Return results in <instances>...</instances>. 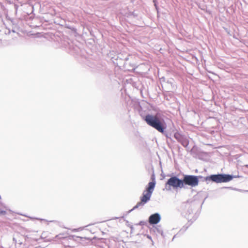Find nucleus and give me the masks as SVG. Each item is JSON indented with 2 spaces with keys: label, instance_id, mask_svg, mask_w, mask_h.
<instances>
[{
  "label": "nucleus",
  "instance_id": "nucleus-1",
  "mask_svg": "<svg viewBox=\"0 0 248 248\" xmlns=\"http://www.w3.org/2000/svg\"><path fill=\"white\" fill-rule=\"evenodd\" d=\"M144 121L148 125L168 137L166 132L167 123L165 119L160 115L148 113L147 116L145 117Z\"/></svg>",
  "mask_w": 248,
  "mask_h": 248
},
{
  "label": "nucleus",
  "instance_id": "nucleus-2",
  "mask_svg": "<svg viewBox=\"0 0 248 248\" xmlns=\"http://www.w3.org/2000/svg\"><path fill=\"white\" fill-rule=\"evenodd\" d=\"M151 178L152 181L150 182L147 186L145 191L142 194L143 196L140 198V202H138L132 209L128 211L129 213L139 208H142L150 200L156 184L154 173L152 174Z\"/></svg>",
  "mask_w": 248,
  "mask_h": 248
},
{
  "label": "nucleus",
  "instance_id": "nucleus-3",
  "mask_svg": "<svg viewBox=\"0 0 248 248\" xmlns=\"http://www.w3.org/2000/svg\"><path fill=\"white\" fill-rule=\"evenodd\" d=\"M239 176H235L231 174L219 173L217 174H212L204 177L205 181H212L216 183L228 182L233 178L239 177Z\"/></svg>",
  "mask_w": 248,
  "mask_h": 248
},
{
  "label": "nucleus",
  "instance_id": "nucleus-4",
  "mask_svg": "<svg viewBox=\"0 0 248 248\" xmlns=\"http://www.w3.org/2000/svg\"><path fill=\"white\" fill-rule=\"evenodd\" d=\"M172 188L174 189L183 188L182 179H179L175 175H172L168 179L165 183V189L167 191H170Z\"/></svg>",
  "mask_w": 248,
  "mask_h": 248
},
{
  "label": "nucleus",
  "instance_id": "nucleus-5",
  "mask_svg": "<svg viewBox=\"0 0 248 248\" xmlns=\"http://www.w3.org/2000/svg\"><path fill=\"white\" fill-rule=\"evenodd\" d=\"M202 178V176L184 174L182 179L183 188H186L187 186L192 187L196 186L199 184V178Z\"/></svg>",
  "mask_w": 248,
  "mask_h": 248
},
{
  "label": "nucleus",
  "instance_id": "nucleus-6",
  "mask_svg": "<svg viewBox=\"0 0 248 248\" xmlns=\"http://www.w3.org/2000/svg\"><path fill=\"white\" fill-rule=\"evenodd\" d=\"M195 207V203L194 202H184L181 205V208L186 214V216L188 219L189 218V215L193 213V210Z\"/></svg>",
  "mask_w": 248,
  "mask_h": 248
},
{
  "label": "nucleus",
  "instance_id": "nucleus-7",
  "mask_svg": "<svg viewBox=\"0 0 248 248\" xmlns=\"http://www.w3.org/2000/svg\"><path fill=\"white\" fill-rule=\"evenodd\" d=\"M175 139L180 142L184 147H186L189 144L188 139L179 132H176L174 134Z\"/></svg>",
  "mask_w": 248,
  "mask_h": 248
},
{
  "label": "nucleus",
  "instance_id": "nucleus-8",
  "mask_svg": "<svg viewBox=\"0 0 248 248\" xmlns=\"http://www.w3.org/2000/svg\"><path fill=\"white\" fill-rule=\"evenodd\" d=\"M161 216L158 213L151 215L148 218V222L151 225H156L161 220Z\"/></svg>",
  "mask_w": 248,
  "mask_h": 248
},
{
  "label": "nucleus",
  "instance_id": "nucleus-9",
  "mask_svg": "<svg viewBox=\"0 0 248 248\" xmlns=\"http://www.w3.org/2000/svg\"><path fill=\"white\" fill-rule=\"evenodd\" d=\"M132 58L131 55H130L126 53H119L117 56V60L122 61L125 62L128 61Z\"/></svg>",
  "mask_w": 248,
  "mask_h": 248
},
{
  "label": "nucleus",
  "instance_id": "nucleus-10",
  "mask_svg": "<svg viewBox=\"0 0 248 248\" xmlns=\"http://www.w3.org/2000/svg\"><path fill=\"white\" fill-rule=\"evenodd\" d=\"M150 232L151 233L154 232L157 234H161L162 236L163 235V231L160 226H154L150 229Z\"/></svg>",
  "mask_w": 248,
  "mask_h": 248
},
{
  "label": "nucleus",
  "instance_id": "nucleus-11",
  "mask_svg": "<svg viewBox=\"0 0 248 248\" xmlns=\"http://www.w3.org/2000/svg\"><path fill=\"white\" fill-rule=\"evenodd\" d=\"M124 68L128 71H131L135 69V66L129 60L127 62H125L123 63Z\"/></svg>",
  "mask_w": 248,
  "mask_h": 248
},
{
  "label": "nucleus",
  "instance_id": "nucleus-12",
  "mask_svg": "<svg viewBox=\"0 0 248 248\" xmlns=\"http://www.w3.org/2000/svg\"><path fill=\"white\" fill-rule=\"evenodd\" d=\"M196 218H197V217H195L193 219V220H192V219H189V220H188V222H190V223L189 225H188L187 226L185 225V226H183V227L182 229H181V230H180V231H179V233H184V232H185V231L187 229V228H188V227L189 226V225H190L191 224V223H193V222L194 221H195V220L196 219Z\"/></svg>",
  "mask_w": 248,
  "mask_h": 248
},
{
  "label": "nucleus",
  "instance_id": "nucleus-13",
  "mask_svg": "<svg viewBox=\"0 0 248 248\" xmlns=\"http://www.w3.org/2000/svg\"><path fill=\"white\" fill-rule=\"evenodd\" d=\"M142 108L140 106V109L139 110V114L140 117H141L142 119L144 121V119L146 116H147V114H145L141 110Z\"/></svg>",
  "mask_w": 248,
  "mask_h": 248
},
{
  "label": "nucleus",
  "instance_id": "nucleus-14",
  "mask_svg": "<svg viewBox=\"0 0 248 248\" xmlns=\"http://www.w3.org/2000/svg\"><path fill=\"white\" fill-rule=\"evenodd\" d=\"M6 214V211L5 210H0V216L5 215Z\"/></svg>",
  "mask_w": 248,
  "mask_h": 248
},
{
  "label": "nucleus",
  "instance_id": "nucleus-15",
  "mask_svg": "<svg viewBox=\"0 0 248 248\" xmlns=\"http://www.w3.org/2000/svg\"><path fill=\"white\" fill-rule=\"evenodd\" d=\"M145 236H146L150 240H151L152 242V245H153L154 244V242L152 240V237L150 235H148V234H145Z\"/></svg>",
  "mask_w": 248,
  "mask_h": 248
},
{
  "label": "nucleus",
  "instance_id": "nucleus-16",
  "mask_svg": "<svg viewBox=\"0 0 248 248\" xmlns=\"http://www.w3.org/2000/svg\"><path fill=\"white\" fill-rule=\"evenodd\" d=\"M145 224V222H144V221H140L139 222V225H140V226H142V225H144Z\"/></svg>",
  "mask_w": 248,
  "mask_h": 248
},
{
  "label": "nucleus",
  "instance_id": "nucleus-17",
  "mask_svg": "<svg viewBox=\"0 0 248 248\" xmlns=\"http://www.w3.org/2000/svg\"><path fill=\"white\" fill-rule=\"evenodd\" d=\"M154 5L155 7V9H156L157 11H158V7H157V2L156 3H154Z\"/></svg>",
  "mask_w": 248,
  "mask_h": 248
},
{
  "label": "nucleus",
  "instance_id": "nucleus-18",
  "mask_svg": "<svg viewBox=\"0 0 248 248\" xmlns=\"http://www.w3.org/2000/svg\"><path fill=\"white\" fill-rule=\"evenodd\" d=\"M179 233H177L176 234H175L172 238V241H173V240L174 239V238H176V236L178 235Z\"/></svg>",
  "mask_w": 248,
  "mask_h": 248
},
{
  "label": "nucleus",
  "instance_id": "nucleus-19",
  "mask_svg": "<svg viewBox=\"0 0 248 248\" xmlns=\"http://www.w3.org/2000/svg\"><path fill=\"white\" fill-rule=\"evenodd\" d=\"M76 237L78 238H80L81 240H82L83 239H86V238H85V237L83 238V237H79V236H77Z\"/></svg>",
  "mask_w": 248,
  "mask_h": 248
},
{
  "label": "nucleus",
  "instance_id": "nucleus-20",
  "mask_svg": "<svg viewBox=\"0 0 248 248\" xmlns=\"http://www.w3.org/2000/svg\"><path fill=\"white\" fill-rule=\"evenodd\" d=\"M153 2L154 3H156V0H153Z\"/></svg>",
  "mask_w": 248,
  "mask_h": 248
},
{
  "label": "nucleus",
  "instance_id": "nucleus-21",
  "mask_svg": "<svg viewBox=\"0 0 248 248\" xmlns=\"http://www.w3.org/2000/svg\"><path fill=\"white\" fill-rule=\"evenodd\" d=\"M161 79H163V80H164L165 78L163 77V78H162Z\"/></svg>",
  "mask_w": 248,
  "mask_h": 248
},
{
  "label": "nucleus",
  "instance_id": "nucleus-22",
  "mask_svg": "<svg viewBox=\"0 0 248 248\" xmlns=\"http://www.w3.org/2000/svg\"><path fill=\"white\" fill-rule=\"evenodd\" d=\"M245 166H246V167L248 168V165H246Z\"/></svg>",
  "mask_w": 248,
  "mask_h": 248
}]
</instances>
